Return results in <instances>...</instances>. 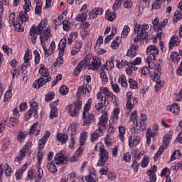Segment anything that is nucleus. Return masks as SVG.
<instances>
[{"instance_id":"obj_1","label":"nucleus","mask_w":182,"mask_h":182,"mask_svg":"<svg viewBox=\"0 0 182 182\" xmlns=\"http://www.w3.org/2000/svg\"><path fill=\"white\" fill-rule=\"evenodd\" d=\"M45 29V23H42L41 22L38 27L33 26L30 29L29 35L31 36V42L33 45L36 43V39H38V35H40V39L41 36H42V39L45 41H48L50 38V29L49 28Z\"/></svg>"},{"instance_id":"obj_2","label":"nucleus","mask_w":182,"mask_h":182,"mask_svg":"<svg viewBox=\"0 0 182 182\" xmlns=\"http://www.w3.org/2000/svg\"><path fill=\"white\" fill-rule=\"evenodd\" d=\"M55 161H53L47 165V167L50 171V173H55L58 171V168L56 167L55 164H61L64 166L65 164H68L69 163V158L68 156H63L62 153H58L55 156Z\"/></svg>"},{"instance_id":"obj_3","label":"nucleus","mask_w":182,"mask_h":182,"mask_svg":"<svg viewBox=\"0 0 182 182\" xmlns=\"http://www.w3.org/2000/svg\"><path fill=\"white\" fill-rule=\"evenodd\" d=\"M149 28L150 26L148 24H136L134 28V33H136L138 38L147 41V37L149 36L147 31H149Z\"/></svg>"},{"instance_id":"obj_4","label":"nucleus","mask_w":182,"mask_h":182,"mask_svg":"<svg viewBox=\"0 0 182 182\" xmlns=\"http://www.w3.org/2000/svg\"><path fill=\"white\" fill-rule=\"evenodd\" d=\"M107 160H109V152H107L103 145H101L100 146L99 162L97 164V166H105Z\"/></svg>"},{"instance_id":"obj_5","label":"nucleus","mask_w":182,"mask_h":182,"mask_svg":"<svg viewBox=\"0 0 182 182\" xmlns=\"http://www.w3.org/2000/svg\"><path fill=\"white\" fill-rule=\"evenodd\" d=\"M25 5L23 6V12H20L19 13V18L21 19V21L22 23L23 22H28V14L26 12H29L31 11V9H29V6L31 5V1L29 0H24Z\"/></svg>"},{"instance_id":"obj_6","label":"nucleus","mask_w":182,"mask_h":182,"mask_svg":"<svg viewBox=\"0 0 182 182\" xmlns=\"http://www.w3.org/2000/svg\"><path fill=\"white\" fill-rule=\"evenodd\" d=\"M68 112L72 117H76L79 114V110L82 107V101L77 100L75 103V107L72 111V105H68Z\"/></svg>"},{"instance_id":"obj_7","label":"nucleus","mask_w":182,"mask_h":182,"mask_svg":"<svg viewBox=\"0 0 182 182\" xmlns=\"http://www.w3.org/2000/svg\"><path fill=\"white\" fill-rule=\"evenodd\" d=\"M83 126H89V124L95 122V115L89 113V111H84L82 112Z\"/></svg>"},{"instance_id":"obj_8","label":"nucleus","mask_w":182,"mask_h":182,"mask_svg":"<svg viewBox=\"0 0 182 182\" xmlns=\"http://www.w3.org/2000/svg\"><path fill=\"white\" fill-rule=\"evenodd\" d=\"M127 96V105L126 107L129 110H132L134 107V105L137 103V98L136 97H132V92H129L126 95Z\"/></svg>"},{"instance_id":"obj_9","label":"nucleus","mask_w":182,"mask_h":182,"mask_svg":"<svg viewBox=\"0 0 182 182\" xmlns=\"http://www.w3.org/2000/svg\"><path fill=\"white\" fill-rule=\"evenodd\" d=\"M127 96V105L126 107L129 110H132L134 107V105L137 103V98L136 97H132V92H129L126 95Z\"/></svg>"},{"instance_id":"obj_10","label":"nucleus","mask_w":182,"mask_h":182,"mask_svg":"<svg viewBox=\"0 0 182 182\" xmlns=\"http://www.w3.org/2000/svg\"><path fill=\"white\" fill-rule=\"evenodd\" d=\"M52 80V77H49L47 79L41 77L39 79L36 80V82L33 84V87L34 89H39L40 87H42V86H45L46 85V82H50Z\"/></svg>"},{"instance_id":"obj_11","label":"nucleus","mask_w":182,"mask_h":182,"mask_svg":"<svg viewBox=\"0 0 182 182\" xmlns=\"http://www.w3.org/2000/svg\"><path fill=\"white\" fill-rule=\"evenodd\" d=\"M107 112H105L99 119V122L97 123L98 129L102 130L106 128V124H107Z\"/></svg>"},{"instance_id":"obj_12","label":"nucleus","mask_w":182,"mask_h":182,"mask_svg":"<svg viewBox=\"0 0 182 182\" xmlns=\"http://www.w3.org/2000/svg\"><path fill=\"white\" fill-rule=\"evenodd\" d=\"M30 106L31 109L28 112V115L31 117L34 114L35 119H38V117H39V115H38V102H31Z\"/></svg>"},{"instance_id":"obj_13","label":"nucleus","mask_w":182,"mask_h":182,"mask_svg":"<svg viewBox=\"0 0 182 182\" xmlns=\"http://www.w3.org/2000/svg\"><path fill=\"white\" fill-rule=\"evenodd\" d=\"M100 136H103V130H100L99 128H97L90 134V142L95 143V141H97V140L99 139Z\"/></svg>"},{"instance_id":"obj_14","label":"nucleus","mask_w":182,"mask_h":182,"mask_svg":"<svg viewBox=\"0 0 182 182\" xmlns=\"http://www.w3.org/2000/svg\"><path fill=\"white\" fill-rule=\"evenodd\" d=\"M166 110L171 112V113H173L175 116H177L180 113V107H178L177 103H173L172 105H168L166 107Z\"/></svg>"},{"instance_id":"obj_15","label":"nucleus","mask_w":182,"mask_h":182,"mask_svg":"<svg viewBox=\"0 0 182 182\" xmlns=\"http://www.w3.org/2000/svg\"><path fill=\"white\" fill-rule=\"evenodd\" d=\"M85 65H89V59L85 58L83 61H80L75 68L73 73L74 75H79L80 73V71L82 70V68Z\"/></svg>"},{"instance_id":"obj_16","label":"nucleus","mask_w":182,"mask_h":182,"mask_svg":"<svg viewBox=\"0 0 182 182\" xmlns=\"http://www.w3.org/2000/svg\"><path fill=\"white\" fill-rule=\"evenodd\" d=\"M129 146V147H134L140 143V136H129L128 138Z\"/></svg>"},{"instance_id":"obj_17","label":"nucleus","mask_w":182,"mask_h":182,"mask_svg":"<svg viewBox=\"0 0 182 182\" xmlns=\"http://www.w3.org/2000/svg\"><path fill=\"white\" fill-rule=\"evenodd\" d=\"M103 14V9L101 8H94L89 14V16L90 19H95L97 18V16L102 15Z\"/></svg>"},{"instance_id":"obj_18","label":"nucleus","mask_w":182,"mask_h":182,"mask_svg":"<svg viewBox=\"0 0 182 182\" xmlns=\"http://www.w3.org/2000/svg\"><path fill=\"white\" fill-rule=\"evenodd\" d=\"M100 65H102V63H100L99 58H93L91 64L89 65V69H91V70H97L100 68Z\"/></svg>"},{"instance_id":"obj_19","label":"nucleus","mask_w":182,"mask_h":182,"mask_svg":"<svg viewBox=\"0 0 182 182\" xmlns=\"http://www.w3.org/2000/svg\"><path fill=\"white\" fill-rule=\"evenodd\" d=\"M137 49H139V46L132 44L130 46V49L128 50L127 53V56H129V58H134L136 55H137Z\"/></svg>"},{"instance_id":"obj_20","label":"nucleus","mask_w":182,"mask_h":182,"mask_svg":"<svg viewBox=\"0 0 182 182\" xmlns=\"http://www.w3.org/2000/svg\"><path fill=\"white\" fill-rule=\"evenodd\" d=\"M26 168H28V164H25L21 166V168L18 169L15 176L16 180H21V178L22 177V175L23 174V171H26Z\"/></svg>"},{"instance_id":"obj_21","label":"nucleus","mask_w":182,"mask_h":182,"mask_svg":"<svg viewBox=\"0 0 182 182\" xmlns=\"http://www.w3.org/2000/svg\"><path fill=\"white\" fill-rule=\"evenodd\" d=\"M83 154V149L82 147H79L78 149L75 151L74 156L70 158L71 163L75 161H77V158L80 157Z\"/></svg>"},{"instance_id":"obj_22","label":"nucleus","mask_w":182,"mask_h":182,"mask_svg":"<svg viewBox=\"0 0 182 182\" xmlns=\"http://www.w3.org/2000/svg\"><path fill=\"white\" fill-rule=\"evenodd\" d=\"M56 138L57 140L62 144H66V141H68V139H69L68 135L62 133H58L56 136Z\"/></svg>"},{"instance_id":"obj_23","label":"nucleus","mask_w":182,"mask_h":182,"mask_svg":"<svg viewBox=\"0 0 182 182\" xmlns=\"http://www.w3.org/2000/svg\"><path fill=\"white\" fill-rule=\"evenodd\" d=\"M178 45H180L178 37L177 36H173L169 42V48H171L172 46H178Z\"/></svg>"},{"instance_id":"obj_24","label":"nucleus","mask_w":182,"mask_h":182,"mask_svg":"<svg viewBox=\"0 0 182 182\" xmlns=\"http://www.w3.org/2000/svg\"><path fill=\"white\" fill-rule=\"evenodd\" d=\"M36 132L35 136H38L39 134L40 130L38 129V122H35L29 129L28 134H33Z\"/></svg>"},{"instance_id":"obj_25","label":"nucleus","mask_w":182,"mask_h":182,"mask_svg":"<svg viewBox=\"0 0 182 182\" xmlns=\"http://www.w3.org/2000/svg\"><path fill=\"white\" fill-rule=\"evenodd\" d=\"M154 73L155 76L154 80H159L160 76H161V65H160V64H158L157 68H155Z\"/></svg>"},{"instance_id":"obj_26","label":"nucleus","mask_w":182,"mask_h":182,"mask_svg":"<svg viewBox=\"0 0 182 182\" xmlns=\"http://www.w3.org/2000/svg\"><path fill=\"white\" fill-rule=\"evenodd\" d=\"M38 72L40 75L44 77H48L49 76V71H48V69L45 68V65L43 64L41 65Z\"/></svg>"},{"instance_id":"obj_27","label":"nucleus","mask_w":182,"mask_h":182,"mask_svg":"<svg viewBox=\"0 0 182 182\" xmlns=\"http://www.w3.org/2000/svg\"><path fill=\"white\" fill-rule=\"evenodd\" d=\"M41 43L42 45V48L45 52V55L49 56L50 55H52V53H50V52H51L50 48H49V49L46 48V43H45V41H43L42 36H41Z\"/></svg>"},{"instance_id":"obj_28","label":"nucleus","mask_w":182,"mask_h":182,"mask_svg":"<svg viewBox=\"0 0 182 182\" xmlns=\"http://www.w3.org/2000/svg\"><path fill=\"white\" fill-rule=\"evenodd\" d=\"M68 133L71 136V137L76 136V125L73 124H70Z\"/></svg>"},{"instance_id":"obj_29","label":"nucleus","mask_w":182,"mask_h":182,"mask_svg":"<svg viewBox=\"0 0 182 182\" xmlns=\"http://www.w3.org/2000/svg\"><path fill=\"white\" fill-rule=\"evenodd\" d=\"M139 130H141V122H139L136 120V125L135 127H132L131 129L132 133H134V134L139 133Z\"/></svg>"},{"instance_id":"obj_30","label":"nucleus","mask_w":182,"mask_h":182,"mask_svg":"<svg viewBox=\"0 0 182 182\" xmlns=\"http://www.w3.org/2000/svg\"><path fill=\"white\" fill-rule=\"evenodd\" d=\"M146 136V144H148V146H150V143L151 141V137L154 136V134L151 132V129L150 128L147 129Z\"/></svg>"},{"instance_id":"obj_31","label":"nucleus","mask_w":182,"mask_h":182,"mask_svg":"<svg viewBox=\"0 0 182 182\" xmlns=\"http://www.w3.org/2000/svg\"><path fill=\"white\" fill-rule=\"evenodd\" d=\"M86 140H87V132H83L81 133L80 139V146H85L86 143Z\"/></svg>"},{"instance_id":"obj_32","label":"nucleus","mask_w":182,"mask_h":182,"mask_svg":"<svg viewBox=\"0 0 182 182\" xmlns=\"http://www.w3.org/2000/svg\"><path fill=\"white\" fill-rule=\"evenodd\" d=\"M106 16L108 19V21H114V19H116V12L114 11H110L109 10H107L106 11Z\"/></svg>"},{"instance_id":"obj_33","label":"nucleus","mask_w":182,"mask_h":182,"mask_svg":"<svg viewBox=\"0 0 182 182\" xmlns=\"http://www.w3.org/2000/svg\"><path fill=\"white\" fill-rule=\"evenodd\" d=\"M129 65H132V63L127 62L126 60H122L121 63H119V61H117V66L119 68V69H122V68H124V66H129Z\"/></svg>"},{"instance_id":"obj_34","label":"nucleus","mask_w":182,"mask_h":182,"mask_svg":"<svg viewBox=\"0 0 182 182\" xmlns=\"http://www.w3.org/2000/svg\"><path fill=\"white\" fill-rule=\"evenodd\" d=\"M118 82L122 87H127V80H126V76H124V75L120 76Z\"/></svg>"},{"instance_id":"obj_35","label":"nucleus","mask_w":182,"mask_h":182,"mask_svg":"<svg viewBox=\"0 0 182 182\" xmlns=\"http://www.w3.org/2000/svg\"><path fill=\"white\" fill-rule=\"evenodd\" d=\"M119 137L121 141H124V134H126V131L124 127H119Z\"/></svg>"},{"instance_id":"obj_36","label":"nucleus","mask_w":182,"mask_h":182,"mask_svg":"<svg viewBox=\"0 0 182 182\" xmlns=\"http://www.w3.org/2000/svg\"><path fill=\"white\" fill-rule=\"evenodd\" d=\"M163 151H164V146L161 145L159 147V151L156 152V154L154 155V160L155 161H157V160H159V157H160V156H161V154H163Z\"/></svg>"},{"instance_id":"obj_37","label":"nucleus","mask_w":182,"mask_h":182,"mask_svg":"<svg viewBox=\"0 0 182 182\" xmlns=\"http://www.w3.org/2000/svg\"><path fill=\"white\" fill-rule=\"evenodd\" d=\"M171 134H168L164 136L163 143L165 146H168V144H170V141H171Z\"/></svg>"},{"instance_id":"obj_38","label":"nucleus","mask_w":182,"mask_h":182,"mask_svg":"<svg viewBox=\"0 0 182 182\" xmlns=\"http://www.w3.org/2000/svg\"><path fill=\"white\" fill-rule=\"evenodd\" d=\"M181 156V152H180L179 150L175 151L171 156L170 161H174V160H176V159L180 158Z\"/></svg>"},{"instance_id":"obj_39","label":"nucleus","mask_w":182,"mask_h":182,"mask_svg":"<svg viewBox=\"0 0 182 182\" xmlns=\"http://www.w3.org/2000/svg\"><path fill=\"white\" fill-rule=\"evenodd\" d=\"M87 182H96V174L91 173L85 177Z\"/></svg>"},{"instance_id":"obj_40","label":"nucleus","mask_w":182,"mask_h":182,"mask_svg":"<svg viewBox=\"0 0 182 182\" xmlns=\"http://www.w3.org/2000/svg\"><path fill=\"white\" fill-rule=\"evenodd\" d=\"M122 4H123V0H115V2L112 6L113 11H117L119 8L122 7Z\"/></svg>"},{"instance_id":"obj_41","label":"nucleus","mask_w":182,"mask_h":182,"mask_svg":"<svg viewBox=\"0 0 182 182\" xmlns=\"http://www.w3.org/2000/svg\"><path fill=\"white\" fill-rule=\"evenodd\" d=\"M128 82L129 83L130 89H138L139 84L137 83V81H134L133 79L129 78Z\"/></svg>"},{"instance_id":"obj_42","label":"nucleus","mask_w":182,"mask_h":182,"mask_svg":"<svg viewBox=\"0 0 182 182\" xmlns=\"http://www.w3.org/2000/svg\"><path fill=\"white\" fill-rule=\"evenodd\" d=\"M114 57H111L110 59L107 62V67L109 70H112L114 68Z\"/></svg>"},{"instance_id":"obj_43","label":"nucleus","mask_w":182,"mask_h":182,"mask_svg":"<svg viewBox=\"0 0 182 182\" xmlns=\"http://www.w3.org/2000/svg\"><path fill=\"white\" fill-rule=\"evenodd\" d=\"M154 50H156V55H159V48H157V47L154 45H151L148 46L146 49V53H149L150 52H153Z\"/></svg>"},{"instance_id":"obj_44","label":"nucleus","mask_w":182,"mask_h":182,"mask_svg":"<svg viewBox=\"0 0 182 182\" xmlns=\"http://www.w3.org/2000/svg\"><path fill=\"white\" fill-rule=\"evenodd\" d=\"M181 19H182V14L178 10H177L174 13L173 21L174 22H178Z\"/></svg>"},{"instance_id":"obj_45","label":"nucleus","mask_w":182,"mask_h":182,"mask_svg":"<svg viewBox=\"0 0 182 182\" xmlns=\"http://www.w3.org/2000/svg\"><path fill=\"white\" fill-rule=\"evenodd\" d=\"M146 174L149 176V180L151 182H156V180H157V176H156V173H151V171H147Z\"/></svg>"},{"instance_id":"obj_46","label":"nucleus","mask_w":182,"mask_h":182,"mask_svg":"<svg viewBox=\"0 0 182 182\" xmlns=\"http://www.w3.org/2000/svg\"><path fill=\"white\" fill-rule=\"evenodd\" d=\"M120 43V39L119 38H117L115 40H114L111 43V48L112 49H117L119 48V44Z\"/></svg>"},{"instance_id":"obj_47","label":"nucleus","mask_w":182,"mask_h":182,"mask_svg":"<svg viewBox=\"0 0 182 182\" xmlns=\"http://www.w3.org/2000/svg\"><path fill=\"white\" fill-rule=\"evenodd\" d=\"M59 92L63 96H65V95H68V93H69V90L68 89V87L66 85H63L62 87H60Z\"/></svg>"},{"instance_id":"obj_48","label":"nucleus","mask_w":182,"mask_h":182,"mask_svg":"<svg viewBox=\"0 0 182 182\" xmlns=\"http://www.w3.org/2000/svg\"><path fill=\"white\" fill-rule=\"evenodd\" d=\"M87 18V15H86V14H78L77 16V21H78L79 22H85Z\"/></svg>"},{"instance_id":"obj_49","label":"nucleus","mask_w":182,"mask_h":182,"mask_svg":"<svg viewBox=\"0 0 182 182\" xmlns=\"http://www.w3.org/2000/svg\"><path fill=\"white\" fill-rule=\"evenodd\" d=\"M35 12L36 15H41L42 14V4L40 2L37 3V5L35 9Z\"/></svg>"},{"instance_id":"obj_50","label":"nucleus","mask_w":182,"mask_h":182,"mask_svg":"<svg viewBox=\"0 0 182 182\" xmlns=\"http://www.w3.org/2000/svg\"><path fill=\"white\" fill-rule=\"evenodd\" d=\"M168 23V20L165 18L161 23H160L158 26L157 31H161L163 28H164L167 23Z\"/></svg>"},{"instance_id":"obj_51","label":"nucleus","mask_w":182,"mask_h":182,"mask_svg":"<svg viewBox=\"0 0 182 182\" xmlns=\"http://www.w3.org/2000/svg\"><path fill=\"white\" fill-rule=\"evenodd\" d=\"M26 151L25 149H22L21 151H20L19 154H18V156H17V161H22V158L25 157V156H26Z\"/></svg>"},{"instance_id":"obj_52","label":"nucleus","mask_w":182,"mask_h":182,"mask_svg":"<svg viewBox=\"0 0 182 182\" xmlns=\"http://www.w3.org/2000/svg\"><path fill=\"white\" fill-rule=\"evenodd\" d=\"M33 54L35 55V63L36 65H39V62L41 60V55H39V52L37 50L33 51Z\"/></svg>"},{"instance_id":"obj_53","label":"nucleus","mask_w":182,"mask_h":182,"mask_svg":"<svg viewBox=\"0 0 182 182\" xmlns=\"http://www.w3.org/2000/svg\"><path fill=\"white\" fill-rule=\"evenodd\" d=\"M14 26L17 31V32H23L25 31L23 26H22L20 23L14 24Z\"/></svg>"},{"instance_id":"obj_54","label":"nucleus","mask_w":182,"mask_h":182,"mask_svg":"<svg viewBox=\"0 0 182 182\" xmlns=\"http://www.w3.org/2000/svg\"><path fill=\"white\" fill-rule=\"evenodd\" d=\"M26 136L27 134H25V132H20L17 136L18 141L21 143V141H23V140L26 139Z\"/></svg>"},{"instance_id":"obj_55","label":"nucleus","mask_w":182,"mask_h":182,"mask_svg":"<svg viewBox=\"0 0 182 182\" xmlns=\"http://www.w3.org/2000/svg\"><path fill=\"white\" fill-rule=\"evenodd\" d=\"M129 32H130V28L129 27V26H125L124 27L123 31L122 33V36L123 38H126V36H127Z\"/></svg>"},{"instance_id":"obj_56","label":"nucleus","mask_w":182,"mask_h":182,"mask_svg":"<svg viewBox=\"0 0 182 182\" xmlns=\"http://www.w3.org/2000/svg\"><path fill=\"white\" fill-rule=\"evenodd\" d=\"M45 144H46V140L43 139V138H41L38 141V149L42 150L45 147Z\"/></svg>"},{"instance_id":"obj_57","label":"nucleus","mask_w":182,"mask_h":182,"mask_svg":"<svg viewBox=\"0 0 182 182\" xmlns=\"http://www.w3.org/2000/svg\"><path fill=\"white\" fill-rule=\"evenodd\" d=\"M50 117L51 119H54V117H58V109H56V107H53L50 113Z\"/></svg>"},{"instance_id":"obj_58","label":"nucleus","mask_w":182,"mask_h":182,"mask_svg":"<svg viewBox=\"0 0 182 182\" xmlns=\"http://www.w3.org/2000/svg\"><path fill=\"white\" fill-rule=\"evenodd\" d=\"M54 97H55V93L50 92L46 95V102H50L51 100H53Z\"/></svg>"},{"instance_id":"obj_59","label":"nucleus","mask_w":182,"mask_h":182,"mask_svg":"<svg viewBox=\"0 0 182 182\" xmlns=\"http://www.w3.org/2000/svg\"><path fill=\"white\" fill-rule=\"evenodd\" d=\"M100 77L104 83H107L109 79L107 78V75L105 71L100 73Z\"/></svg>"},{"instance_id":"obj_60","label":"nucleus","mask_w":182,"mask_h":182,"mask_svg":"<svg viewBox=\"0 0 182 182\" xmlns=\"http://www.w3.org/2000/svg\"><path fill=\"white\" fill-rule=\"evenodd\" d=\"M154 82H156V85H155V91L159 92L161 86H163V83L161 84V80H160V78H159V80H154Z\"/></svg>"},{"instance_id":"obj_61","label":"nucleus","mask_w":182,"mask_h":182,"mask_svg":"<svg viewBox=\"0 0 182 182\" xmlns=\"http://www.w3.org/2000/svg\"><path fill=\"white\" fill-rule=\"evenodd\" d=\"M91 105H92V98H90L84 107V112H89Z\"/></svg>"},{"instance_id":"obj_62","label":"nucleus","mask_w":182,"mask_h":182,"mask_svg":"<svg viewBox=\"0 0 182 182\" xmlns=\"http://www.w3.org/2000/svg\"><path fill=\"white\" fill-rule=\"evenodd\" d=\"M63 26L64 31H65L66 32H68V31L70 30L69 22L68 21H63Z\"/></svg>"},{"instance_id":"obj_63","label":"nucleus","mask_w":182,"mask_h":182,"mask_svg":"<svg viewBox=\"0 0 182 182\" xmlns=\"http://www.w3.org/2000/svg\"><path fill=\"white\" fill-rule=\"evenodd\" d=\"M63 63V58H62L61 57H58L56 59L55 63H54V66L55 68H56V66H60V65H62Z\"/></svg>"},{"instance_id":"obj_64","label":"nucleus","mask_w":182,"mask_h":182,"mask_svg":"<svg viewBox=\"0 0 182 182\" xmlns=\"http://www.w3.org/2000/svg\"><path fill=\"white\" fill-rule=\"evenodd\" d=\"M161 4L162 2L155 1V3L152 4V9H160Z\"/></svg>"}]
</instances>
